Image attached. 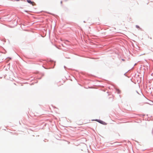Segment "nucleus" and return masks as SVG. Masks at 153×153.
<instances>
[{
	"mask_svg": "<svg viewBox=\"0 0 153 153\" xmlns=\"http://www.w3.org/2000/svg\"><path fill=\"white\" fill-rule=\"evenodd\" d=\"M1 19V18H0V19Z\"/></svg>",
	"mask_w": 153,
	"mask_h": 153,
	"instance_id": "obj_3",
	"label": "nucleus"
},
{
	"mask_svg": "<svg viewBox=\"0 0 153 153\" xmlns=\"http://www.w3.org/2000/svg\"><path fill=\"white\" fill-rule=\"evenodd\" d=\"M27 1L28 3L30 4H31L33 5H34V4H35V3L34 2L31 1L29 0H27Z\"/></svg>",
	"mask_w": 153,
	"mask_h": 153,
	"instance_id": "obj_1",
	"label": "nucleus"
},
{
	"mask_svg": "<svg viewBox=\"0 0 153 153\" xmlns=\"http://www.w3.org/2000/svg\"><path fill=\"white\" fill-rule=\"evenodd\" d=\"M136 27L137 28H140V27L138 26V25H136Z\"/></svg>",
	"mask_w": 153,
	"mask_h": 153,
	"instance_id": "obj_2",
	"label": "nucleus"
}]
</instances>
